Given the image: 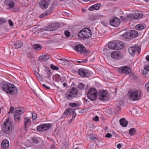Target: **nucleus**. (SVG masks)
<instances>
[{"label": "nucleus", "mask_w": 149, "mask_h": 149, "mask_svg": "<svg viewBox=\"0 0 149 149\" xmlns=\"http://www.w3.org/2000/svg\"><path fill=\"white\" fill-rule=\"evenodd\" d=\"M0 87L9 96L14 95L18 92L17 89L14 84L5 81L0 83Z\"/></svg>", "instance_id": "nucleus-1"}, {"label": "nucleus", "mask_w": 149, "mask_h": 149, "mask_svg": "<svg viewBox=\"0 0 149 149\" xmlns=\"http://www.w3.org/2000/svg\"><path fill=\"white\" fill-rule=\"evenodd\" d=\"M13 123L12 121H10V119L8 118L4 122L2 129L3 131L7 134L10 133L13 128Z\"/></svg>", "instance_id": "nucleus-2"}, {"label": "nucleus", "mask_w": 149, "mask_h": 149, "mask_svg": "<svg viewBox=\"0 0 149 149\" xmlns=\"http://www.w3.org/2000/svg\"><path fill=\"white\" fill-rule=\"evenodd\" d=\"M128 93L130 99L134 101L140 99L142 95L141 91L140 90L135 91H130L128 92Z\"/></svg>", "instance_id": "nucleus-3"}, {"label": "nucleus", "mask_w": 149, "mask_h": 149, "mask_svg": "<svg viewBox=\"0 0 149 149\" xmlns=\"http://www.w3.org/2000/svg\"><path fill=\"white\" fill-rule=\"evenodd\" d=\"M78 92L77 88L72 87L71 89L68 90V91L65 94L66 99L68 100H71L77 97Z\"/></svg>", "instance_id": "nucleus-4"}, {"label": "nucleus", "mask_w": 149, "mask_h": 149, "mask_svg": "<svg viewBox=\"0 0 149 149\" xmlns=\"http://www.w3.org/2000/svg\"><path fill=\"white\" fill-rule=\"evenodd\" d=\"M91 35V31L87 28L83 29L78 33L79 36L83 39L88 38Z\"/></svg>", "instance_id": "nucleus-5"}, {"label": "nucleus", "mask_w": 149, "mask_h": 149, "mask_svg": "<svg viewBox=\"0 0 149 149\" xmlns=\"http://www.w3.org/2000/svg\"><path fill=\"white\" fill-rule=\"evenodd\" d=\"M87 95L88 98L91 100H95L97 97V92L96 89L94 88L90 89L87 92Z\"/></svg>", "instance_id": "nucleus-6"}, {"label": "nucleus", "mask_w": 149, "mask_h": 149, "mask_svg": "<svg viewBox=\"0 0 149 149\" xmlns=\"http://www.w3.org/2000/svg\"><path fill=\"white\" fill-rule=\"evenodd\" d=\"M107 93V91L104 90L100 91L98 94L99 100L103 102L108 100L109 97Z\"/></svg>", "instance_id": "nucleus-7"}, {"label": "nucleus", "mask_w": 149, "mask_h": 149, "mask_svg": "<svg viewBox=\"0 0 149 149\" xmlns=\"http://www.w3.org/2000/svg\"><path fill=\"white\" fill-rule=\"evenodd\" d=\"M118 71L121 74L128 75L131 72V70L130 68L126 66H123L119 67Z\"/></svg>", "instance_id": "nucleus-8"}, {"label": "nucleus", "mask_w": 149, "mask_h": 149, "mask_svg": "<svg viewBox=\"0 0 149 149\" xmlns=\"http://www.w3.org/2000/svg\"><path fill=\"white\" fill-rule=\"evenodd\" d=\"M128 35V33L126 32L124 33L123 35V36L125 37L126 38L129 37L130 36V38L131 39L136 38L137 37L138 35L137 31L135 30H131L129 33Z\"/></svg>", "instance_id": "nucleus-9"}, {"label": "nucleus", "mask_w": 149, "mask_h": 149, "mask_svg": "<svg viewBox=\"0 0 149 149\" xmlns=\"http://www.w3.org/2000/svg\"><path fill=\"white\" fill-rule=\"evenodd\" d=\"M120 20L118 18L114 17L110 19L109 21L110 24L113 26H118L120 24Z\"/></svg>", "instance_id": "nucleus-10"}, {"label": "nucleus", "mask_w": 149, "mask_h": 149, "mask_svg": "<svg viewBox=\"0 0 149 149\" xmlns=\"http://www.w3.org/2000/svg\"><path fill=\"white\" fill-rule=\"evenodd\" d=\"M51 125L49 124H43L38 126L37 127V130L38 131H44L51 127Z\"/></svg>", "instance_id": "nucleus-11"}, {"label": "nucleus", "mask_w": 149, "mask_h": 149, "mask_svg": "<svg viewBox=\"0 0 149 149\" xmlns=\"http://www.w3.org/2000/svg\"><path fill=\"white\" fill-rule=\"evenodd\" d=\"M78 73L81 76L85 77H88L90 74L89 72L83 68H80L78 70Z\"/></svg>", "instance_id": "nucleus-12"}, {"label": "nucleus", "mask_w": 149, "mask_h": 149, "mask_svg": "<svg viewBox=\"0 0 149 149\" xmlns=\"http://www.w3.org/2000/svg\"><path fill=\"white\" fill-rule=\"evenodd\" d=\"M50 0H42L39 2L40 7L43 10H45L48 7L50 3Z\"/></svg>", "instance_id": "nucleus-13"}, {"label": "nucleus", "mask_w": 149, "mask_h": 149, "mask_svg": "<svg viewBox=\"0 0 149 149\" xmlns=\"http://www.w3.org/2000/svg\"><path fill=\"white\" fill-rule=\"evenodd\" d=\"M74 49L79 53H86V49L82 45H78L74 47Z\"/></svg>", "instance_id": "nucleus-14"}, {"label": "nucleus", "mask_w": 149, "mask_h": 149, "mask_svg": "<svg viewBox=\"0 0 149 149\" xmlns=\"http://www.w3.org/2000/svg\"><path fill=\"white\" fill-rule=\"evenodd\" d=\"M140 51V48L138 46L136 48L133 47H130L128 49L129 53L132 56L134 55L137 52L139 53Z\"/></svg>", "instance_id": "nucleus-15"}, {"label": "nucleus", "mask_w": 149, "mask_h": 149, "mask_svg": "<svg viewBox=\"0 0 149 149\" xmlns=\"http://www.w3.org/2000/svg\"><path fill=\"white\" fill-rule=\"evenodd\" d=\"M59 27V25L57 24H52L47 26L46 30L48 31H53Z\"/></svg>", "instance_id": "nucleus-16"}, {"label": "nucleus", "mask_w": 149, "mask_h": 149, "mask_svg": "<svg viewBox=\"0 0 149 149\" xmlns=\"http://www.w3.org/2000/svg\"><path fill=\"white\" fill-rule=\"evenodd\" d=\"M116 49L117 50H120L123 49L125 46L123 42L122 41L118 42L116 40Z\"/></svg>", "instance_id": "nucleus-17"}, {"label": "nucleus", "mask_w": 149, "mask_h": 149, "mask_svg": "<svg viewBox=\"0 0 149 149\" xmlns=\"http://www.w3.org/2000/svg\"><path fill=\"white\" fill-rule=\"evenodd\" d=\"M99 18H100V19H103V20L100 21V23L105 26H107L108 25V22L107 20L106 16L102 15H100L99 16Z\"/></svg>", "instance_id": "nucleus-18"}, {"label": "nucleus", "mask_w": 149, "mask_h": 149, "mask_svg": "<svg viewBox=\"0 0 149 149\" xmlns=\"http://www.w3.org/2000/svg\"><path fill=\"white\" fill-rule=\"evenodd\" d=\"M23 113L24 112L23 110L22 109V108H17L15 111L14 116H21V114H23Z\"/></svg>", "instance_id": "nucleus-19"}, {"label": "nucleus", "mask_w": 149, "mask_h": 149, "mask_svg": "<svg viewBox=\"0 0 149 149\" xmlns=\"http://www.w3.org/2000/svg\"><path fill=\"white\" fill-rule=\"evenodd\" d=\"M9 141L7 139L3 140L2 141L1 145V147L3 149L8 148L9 147Z\"/></svg>", "instance_id": "nucleus-20"}, {"label": "nucleus", "mask_w": 149, "mask_h": 149, "mask_svg": "<svg viewBox=\"0 0 149 149\" xmlns=\"http://www.w3.org/2000/svg\"><path fill=\"white\" fill-rule=\"evenodd\" d=\"M108 48L112 49H116V40L110 42L108 43Z\"/></svg>", "instance_id": "nucleus-21"}, {"label": "nucleus", "mask_w": 149, "mask_h": 149, "mask_svg": "<svg viewBox=\"0 0 149 149\" xmlns=\"http://www.w3.org/2000/svg\"><path fill=\"white\" fill-rule=\"evenodd\" d=\"M23 46L22 42L20 40L17 41L14 45V47L15 49L20 48Z\"/></svg>", "instance_id": "nucleus-22"}, {"label": "nucleus", "mask_w": 149, "mask_h": 149, "mask_svg": "<svg viewBox=\"0 0 149 149\" xmlns=\"http://www.w3.org/2000/svg\"><path fill=\"white\" fill-rule=\"evenodd\" d=\"M39 60L43 61H45L49 58V56L47 54L42 55L39 57Z\"/></svg>", "instance_id": "nucleus-23"}, {"label": "nucleus", "mask_w": 149, "mask_h": 149, "mask_svg": "<svg viewBox=\"0 0 149 149\" xmlns=\"http://www.w3.org/2000/svg\"><path fill=\"white\" fill-rule=\"evenodd\" d=\"M120 125L123 127H126L127 126L128 122L125 118L120 119L119 121Z\"/></svg>", "instance_id": "nucleus-24"}, {"label": "nucleus", "mask_w": 149, "mask_h": 149, "mask_svg": "<svg viewBox=\"0 0 149 149\" xmlns=\"http://www.w3.org/2000/svg\"><path fill=\"white\" fill-rule=\"evenodd\" d=\"M31 120L28 117H26L24 119V125L25 130L28 127L30 124Z\"/></svg>", "instance_id": "nucleus-25"}, {"label": "nucleus", "mask_w": 149, "mask_h": 149, "mask_svg": "<svg viewBox=\"0 0 149 149\" xmlns=\"http://www.w3.org/2000/svg\"><path fill=\"white\" fill-rule=\"evenodd\" d=\"M72 113L73 114H74L75 113V111L72 109H69L65 110L63 114L67 116L70 114Z\"/></svg>", "instance_id": "nucleus-26"}, {"label": "nucleus", "mask_w": 149, "mask_h": 149, "mask_svg": "<svg viewBox=\"0 0 149 149\" xmlns=\"http://www.w3.org/2000/svg\"><path fill=\"white\" fill-rule=\"evenodd\" d=\"M52 11L50 10H47L45 11V12L41 14L39 16V17L40 18H42L48 16L49 14H51Z\"/></svg>", "instance_id": "nucleus-27"}, {"label": "nucleus", "mask_w": 149, "mask_h": 149, "mask_svg": "<svg viewBox=\"0 0 149 149\" xmlns=\"http://www.w3.org/2000/svg\"><path fill=\"white\" fill-rule=\"evenodd\" d=\"M111 56L113 58L117 59L119 57V54L117 52L114 51L111 53Z\"/></svg>", "instance_id": "nucleus-28"}, {"label": "nucleus", "mask_w": 149, "mask_h": 149, "mask_svg": "<svg viewBox=\"0 0 149 149\" xmlns=\"http://www.w3.org/2000/svg\"><path fill=\"white\" fill-rule=\"evenodd\" d=\"M6 2V5L11 8H13L15 6L14 2L12 0H7Z\"/></svg>", "instance_id": "nucleus-29"}, {"label": "nucleus", "mask_w": 149, "mask_h": 149, "mask_svg": "<svg viewBox=\"0 0 149 149\" xmlns=\"http://www.w3.org/2000/svg\"><path fill=\"white\" fill-rule=\"evenodd\" d=\"M134 19H139L142 17L143 15L142 14L139 13H136L134 15Z\"/></svg>", "instance_id": "nucleus-30"}, {"label": "nucleus", "mask_w": 149, "mask_h": 149, "mask_svg": "<svg viewBox=\"0 0 149 149\" xmlns=\"http://www.w3.org/2000/svg\"><path fill=\"white\" fill-rule=\"evenodd\" d=\"M33 47L36 50L38 51L41 49L42 46L40 45L37 44L34 45L33 46Z\"/></svg>", "instance_id": "nucleus-31"}, {"label": "nucleus", "mask_w": 149, "mask_h": 149, "mask_svg": "<svg viewBox=\"0 0 149 149\" xmlns=\"http://www.w3.org/2000/svg\"><path fill=\"white\" fill-rule=\"evenodd\" d=\"M146 28V26L144 25L138 24L136 26V28L137 30H140L144 29Z\"/></svg>", "instance_id": "nucleus-32"}, {"label": "nucleus", "mask_w": 149, "mask_h": 149, "mask_svg": "<svg viewBox=\"0 0 149 149\" xmlns=\"http://www.w3.org/2000/svg\"><path fill=\"white\" fill-rule=\"evenodd\" d=\"M87 138L88 139H91L93 141H97L98 138L96 136H94L92 134H89L87 135Z\"/></svg>", "instance_id": "nucleus-33"}, {"label": "nucleus", "mask_w": 149, "mask_h": 149, "mask_svg": "<svg viewBox=\"0 0 149 149\" xmlns=\"http://www.w3.org/2000/svg\"><path fill=\"white\" fill-rule=\"evenodd\" d=\"M78 88L79 90H83L86 88V86L82 83H79Z\"/></svg>", "instance_id": "nucleus-34"}, {"label": "nucleus", "mask_w": 149, "mask_h": 149, "mask_svg": "<svg viewBox=\"0 0 149 149\" xmlns=\"http://www.w3.org/2000/svg\"><path fill=\"white\" fill-rule=\"evenodd\" d=\"M21 117L20 116H14L15 122L16 123L18 124L20 123Z\"/></svg>", "instance_id": "nucleus-35"}, {"label": "nucleus", "mask_w": 149, "mask_h": 149, "mask_svg": "<svg viewBox=\"0 0 149 149\" xmlns=\"http://www.w3.org/2000/svg\"><path fill=\"white\" fill-rule=\"evenodd\" d=\"M55 81L57 82L60 81L61 80V76L58 74H56L54 76Z\"/></svg>", "instance_id": "nucleus-36"}, {"label": "nucleus", "mask_w": 149, "mask_h": 149, "mask_svg": "<svg viewBox=\"0 0 149 149\" xmlns=\"http://www.w3.org/2000/svg\"><path fill=\"white\" fill-rule=\"evenodd\" d=\"M127 20H133L134 19V15L130 14L127 15Z\"/></svg>", "instance_id": "nucleus-37"}, {"label": "nucleus", "mask_w": 149, "mask_h": 149, "mask_svg": "<svg viewBox=\"0 0 149 149\" xmlns=\"http://www.w3.org/2000/svg\"><path fill=\"white\" fill-rule=\"evenodd\" d=\"M129 132L131 135L133 136L136 133V130L134 128H132L129 130Z\"/></svg>", "instance_id": "nucleus-38"}, {"label": "nucleus", "mask_w": 149, "mask_h": 149, "mask_svg": "<svg viewBox=\"0 0 149 149\" xmlns=\"http://www.w3.org/2000/svg\"><path fill=\"white\" fill-rule=\"evenodd\" d=\"M101 6V4L99 3L94 4L93 5L94 9L96 10H97L99 9Z\"/></svg>", "instance_id": "nucleus-39"}, {"label": "nucleus", "mask_w": 149, "mask_h": 149, "mask_svg": "<svg viewBox=\"0 0 149 149\" xmlns=\"http://www.w3.org/2000/svg\"><path fill=\"white\" fill-rule=\"evenodd\" d=\"M69 105L70 106L72 107H78L79 106L78 104L75 103H70Z\"/></svg>", "instance_id": "nucleus-40"}, {"label": "nucleus", "mask_w": 149, "mask_h": 149, "mask_svg": "<svg viewBox=\"0 0 149 149\" xmlns=\"http://www.w3.org/2000/svg\"><path fill=\"white\" fill-rule=\"evenodd\" d=\"M50 67L51 69L54 70H58L59 69V68L51 64L50 65Z\"/></svg>", "instance_id": "nucleus-41"}, {"label": "nucleus", "mask_w": 149, "mask_h": 149, "mask_svg": "<svg viewBox=\"0 0 149 149\" xmlns=\"http://www.w3.org/2000/svg\"><path fill=\"white\" fill-rule=\"evenodd\" d=\"M120 18L122 21L125 22H126L127 21V16L125 17L123 16H121Z\"/></svg>", "instance_id": "nucleus-42"}, {"label": "nucleus", "mask_w": 149, "mask_h": 149, "mask_svg": "<svg viewBox=\"0 0 149 149\" xmlns=\"http://www.w3.org/2000/svg\"><path fill=\"white\" fill-rule=\"evenodd\" d=\"M64 33H65V35L67 37H69L70 34V33L68 31H65Z\"/></svg>", "instance_id": "nucleus-43"}, {"label": "nucleus", "mask_w": 149, "mask_h": 149, "mask_svg": "<svg viewBox=\"0 0 149 149\" xmlns=\"http://www.w3.org/2000/svg\"><path fill=\"white\" fill-rule=\"evenodd\" d=\"M32 118L33 120H35L36 119L37 117V115L36 113H32Z\"/></svg>", "instance_id": "nucleus-44"}, {"label": "nucleus", "mask_w": 149, "mask_h": 149, "mask_svg": "<svg viewBox=\"0 0 149 149\" xmlns=\"http://www.w3.org/2000/svg\"><path fill=\"white\" fill-rule=\"evenodd\" d=\"M145 88L147 89V91L149 92V83H147L145 85Z\"/></svg>", "instance_id": "nucleus-45"}, {"label": "nucleus", "mask_w": 149, "mask_h": 149, "mask_svg": "<svg viewBox=\"0 0 149 149\" xmlns=\"http://www.w3.org/2000/svg\"><path fill=\"white\" fill-rule=\"evenodd\" d=\"M105 137L108 138H110L112 136V134L110 133H107L105 135Z\"/></svg>", "instance_id": "nucleus-46"}, {"label": "nucleus", "mask_w": 149, "mask_h": 149, "mask_svg": "<svg viewBox=\"0 0 149 149\" xmlns=\"http://www.w3.org/2000/svg\"><path fill=\"white\" fill-rule=\"evenodd\" d=\"M14 107H10V111L8 112L9 113H13L14 112Z\"/></svg>", "instance_id": "nucleus-47"}, {"label": "nucleus", "mask_w": 149, "mask_h": 149, "mask_svg": "<svg viewBox=\"0 0 149 149\" xmlns=\"http://www.w3.org/2000/svg\"><path fill=\"white\" fill-rule=\"evenodd\" d=\"M32 141L34 143H38V140L35 138H32Z\"/></svg>", "instance_id": "nucleus-48"}, {"label": "nucleus", "mask_w": 149, "mask_h": 149, "mask_svg": "<svg viewBox=\"0 0 149 149\" xmlns=\"http://www.w3.org/2000/svg\"><path fill=\"white\" fill-rule=\"evenodd\" d=\"M99 117L97 116H96L93 118V120L95 121H97L99 120Z\"/></svg>", "instance_id": "nucleus-49"}, {"label": "nucleus", "mask_w": 149, "mask_h": 149, "mask_svg": "<svg viewBox=\"0 0 149 149\" xmlns=\"http://www.w3.org/2000/svg\"><path fill=\"white\" fill-rule=\"evenodd\" d=\"M8 23L11 26H12L14 24L13 22L10 19L8 20Z\"/></svg>", "instance_id": "nucleus-50"}, {"label": "nucleus", "mask_w": 149, "mask_h": 149, "mask_svg": "<svg viewBox=\"0 0 149 149\" xmlns=\"http://www.w3.org/2000/svg\"><path fill=\"white\" fill-rule=\"evenodd\" d=\"M42 86L44 87L45 88H46L47 89H50V88L48 86L45 84H42Z\"/></svg>", "instance_id": "nucleus-51"}, {"label": "nucleus", "mask_w": 149, "mask_h": 149, "mask_svg": "<svg viewBox=\"0 0 149 149\" xmlns=\"http://www.w3.org/2000/svg\"><path fill=\"white\" fill-rule=\"evenodd\" d=\"M144 68L146 71H149V65L144 67Z\"/></svg>", "instance_id": "nucleus-52"}, {"label": "nucleus", "mask_w": 149, "mask_h": 149, "mask_svg": "<svg viewBox=\"0 0 149 149\" xmlns=\"http://www.w3.org/2000/svg\"><path fill=\"white\" fill-rule=\"evenodd\" d=\"M88 9L90 11H92L94 9V6H93L90 7L89 8H88Z\"/></svg>", "instance_id": "nucleus-53"}, {"label": "nucleus", "mask_w": 149, "mask_h": 149, "mask_svg": "<svg viewBox=\"0 0 149 149\" xmlns=\"http://www.w3.org/2000/svg\"><path fill=\"white\" fill-rule=\"evenodd\" d=\"M47 74H48L49 77H50L51 75V73L50 71V70H48L47 71Z\"/></svg>", "instance_id": "nucleus-54"}, {"label": "nucleus", "mask_w": 149, "mask_h": 149, "mask_svg": "<svg viewBox=\"0 0 149 149\" xmlns=\"http://www.w3.org/2000/svg\"><path fill=\"white\" fill-rule=\"evenodd\" d=\"M82 63H85L87 62V59H85L83 60H81Z\"/></svg>", "instance_id": "nucleus-55"}, {"label": "nucleus", "mask_w": 149, "mask_h": 149, "mask_svg": "<svg viewBox=\"0 0 149 149\" xmlns=\"http://www.w3.org/2000/svg\"><path fill=\"white\" fill-rule=\"evenodd\" d=\"M34 73H35V74H36V76L37 77H38L39 76V74H38V73L35 70Z\"/></svg>", "instance_id": "nucleus-56"}, {"label": "nucleus", "mask_w": 149, "mask_h": 149, "mask_svg": "<svg viewBox=\"0 0 149 149\" xmlns=\"http://www.w3.org/2000/svg\"><path fill=\"white\" fill-rule=\"evenodd\" d=\"M146 59L147 61H149V55L147 56L146 57Z\"/></svg>", "instance_id": "nucleus-57"}, {"label": "nucleus", "mask_w": 149, "mask_h": 149, "mask_svg": "<svg viewBox=\"0 0 149 149\" xmlns=\"http://www.w3.org/2000/svg\"><path fill=\"white\" fill-rule=\"evenodd\" d=\"M117 148L118 149H120L121 147V145L120 144H118L117 145Z\"/></svg>", "instance_id": "nucleus-58"}, {"label": "nucleus", "mask_w": 149, "mask_h": 149, "mask_svg": "<svg viewBox=\"0 0 149 149\" xmlns=\"http://www.w3.org/2000/svg\"><path fill=\"white\" fill-rule=\"evenodd\" d=\"M4 22L2 19H0V25L2 24Z\"/></svg>", "instance_id": "nucleus-59"}, {"label": "nucleus", "mask_w": 149, "mask_h": 149, "mask_svg": "<svg viewBox=\"0 0 149 149\" xmlns=\"http://www.w3.org/2000/svg\"><path fill=\"white\" fill-rule=\"evenodd\" d=\"M83 100H84V101L86 102H87V101L88 102H89V101H88V99H86L85 97H84Z\"/></svg>", "instance_id": "nucleus-60"}, {"label": "nucleus", "mask_w": 149, "mask_h": 149, "mask_svg": "<svg viewBox=\"0 0 149 149\" xmlns=\"http://www.w3.org/2000/svg\"><path fill=\"white\" fill-rule=\"evenodd\" d=\"M117 110H118V111H120L121 109V108L119 106H118L117 108H116Z\"/></svg>", "instance_id": "nucleus-61"}, {"label": "nucleus", "mask_w": 149, "mask_h": 149, "mask_svg": "<svg viewBox=\"0 0 149 149\" xmlns=\"http://www.w3.org/2000/svg\"><path fill=\"white\" fill-rule=\"evenodd\" d=\"M77 63H82L81 60H80V61H78L77 62Z\"/></svg>", "instance_id": "nucleus-62"}, {"label": "nucleus", "mask_w": 149, "mask_h": 149, "mask_svg": "<svg viewBox=\"0 0 149 149\" xmlns=\"http://www.w3.org/2000/svg\"><path fill=\"white\" fill-rule=\"evenodd\" d=\"M63 86L64 87H66L67 86V85L66 83H63Z\"/></svg>", "instance_id": "nucleus-63"}, {"label": "nucleus", "mask_w": 149, "mask_h": 149, "mask_svg": "<svg viewBox=\"0 0 149 149\" xmlns=\"http://www.w3.org/2000/svg\"><path fill=\"white\" fill-rule=\"evenodd\" d=\"M63 61H64L65 62H69V60L67 59H63Z\"/></svg>", "instance_id": "nucleus-64"}]
</instances>
